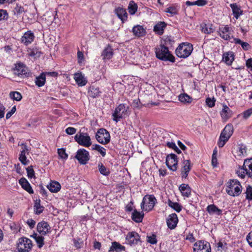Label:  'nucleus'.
Instances as JSON below:
<instances>
[{
  "instance_id": "nucleus-1",
  "label": "nucleus",
  "mask_w": 252,
  "mask_h": 252,
  "mask_svg": "<svg viewBox=\"0 0 252 252\" xmlns=\"http://www.w3.org/2000/svg\"><path fill=\"white\" fill-rule=\"evenodd\" d=\"M155 52L156 57L163 61H170L174 63L175 59L174 56L169 51L168 47L160 44L155 48Z\"/></svg>"
},
{
  "instance_id": "nucleus-2",
  "label": "nucleus",
  "mask_w": 252,
  "mask_h": 252,
  "mask_svg": "<svg viewBox=\"0 0 252 252\" xmlns=\"http://www.w3.org/2000/svg\"><path fill=\"white\" fill-rule=\"evenodd\" d=\"M225 190L230 196H238L242 192V187L238 180L230 179L226 183Z\"/></svg>"
},
{
  "instance_id": "nucleus-3",
  "label": "nucleus",
  "mask_w": 252,
  "mask_h": 252,
  "mask_svg": "<svg viewBox=\"0 0 252 252\" xmlns=\"http://www.w3.org/2000/svg\"><path fill=\"white\" fill-rule=\"evenodd\" d=\"M193 46L191 43L183 42L181 43L176 50V55L180 58H186L192 53Z\"/></svg>"
},
{
  "instance_id": "nucleus-4",
  "label": "nucleus",
  "mask_w": 252,
  "mask_h": 252,
  "mask_svg": "<svg viewBox=\"0 0 252 252\" xmlns=\"http://www.w3.org/2000/svg\"><path fill=\"white\" fill-rule=\"evenodd\" d=\"M128 107L124 104H120L117 107L112 114L113 120L116 122L120 121L121 119L125 118L129 115Z\"/></svg>"
},
{
  "instance_id": "nucleus-5",
  "label": "nucleus",
  "mask_w": 252,
  "mask_h": 252,
  "mask_svg": "<svg viewBox=\"0 0 252 252\" xmlns=\"http://www.w3.org/2000/svg\"><path fill=\"white\" fill-rule=\"evenodd\" d=\"M32 241L26 237H21L18 239L17 244V251L15 252H29L32 248Z\"/></svg>"
},
{
  "instance_id": "nucleus-6",
  "label": "nucleus",
  "mask_w": 252,
  "mask_h": 252,
  "mask_svg": "<svg viewBox=\"0 0 252 252\" xmlns=\"http://www.w3.org/2000/svg\"><path fill=\"white\" fill-rule=\"evenodd\" d=\"M157 199L154 195H146L143 198L141 208L144 211L149 212L154 208Z\"/></svg>"
},
{
  "instance_id": "nucleus-7",
  "label": "nucleus",
  "mask_w": 252,
  "mask_h": 252,
  "mask_svg": "<svg viewBox=\"0 0 252 252\" xmlns=\"http://www.w3.org/2000/svg\"><path fill=\"white\" fill-rule=\"evenodd\" d=\"M74 139L81 146L89 147L92 145L91 137L87 133L79 132L75 136Z\"/></svg>"
},
{
  "instance_id": "nucleus-8",
  "label": "nucleus",
  "mask_w": 252,
  "mask_h": 252,
  "mask_svg": "<svg viewBox=\"0 0 252 252\" xmlns=\"http://www.w3.org/2000/svg\"><path fill=\"white\" fill-rule=\"evenodd\" d=\"M97 141L102 144H107L110 140V135L109 132L104 128H100L95 134Z\"/></svg>"
},
{
  "instance_id": "nucleus-9",
  "label": "nucleus",
  "mask_w": 252,
  "mask_h": 252,
  "mask_svg": "<svg viewBox=\"0 0 252 252\" xmlns=\"http://www.w3.org/2000/svg\"><path fill=\"white\" fill-rule=\"evenodd\" d=\"M211 250L210 243L205 241H197L193 245V252H211Z\"/></svg>"
},
{
  "instance_id": "nucleus-10",
  "label": "nucleus",
  "mask_w": 252,
  "mask_h": 252,
  "mask_svg": "<svg viewBox=\"0 0 252 252\" xmlns=\"http://www.w3.org/2000/svg\"><path fill=\"white\" fill-rule=\"evenodd\" d=\"M75 158L81 164H85L90 159L89 153L85 149H79L76 152Z\"/></svg>"
},
{
  "instance_id": "nucleus-11",
  "label": "nucleus",
  "mask_w": 252,
  "mask_h": 252,
  "mask_svg": "<svg viewBox=\"0 0 252 252\" xmlns=\"http://www.w3.org/2000/svg\"><path fill=\"white\" fill-rule=\"evenodd\" d=\"M166 164L168 168L173 171H175L178 167V158L177 156L174 154L168 155L166 158Z\"/></svg>"
},
{
  "instance_id": "nucleus-12",
  "label": "nucleus",
  "mask_w": 252,
  "mask_h": 252,
  "mask_svg": "<svg viewBox=\"0 0 252 252\" xmlns=\"http://www.w3.org/2000/svg\"><path fill=\"white\" fill-rule=\"evenodd\" d=\"M127 243L131 246H135L141 242L140 236L135 231H131L127 233L126 237Z\"/></svg>"
},
{
  "instance_id": "nucleus-13",
  "label": "nucleus",
  "mask_w": 252,
  "mask_h": 252,
  "mask_svg": "<svg viewBox=\"0 0 252 252\" xmlns=\"http://www.w3.org/2000/svg\"><path fill=\"white\" fill-rule=\"evenodd\" d=\"M233 132V127L232 125H227L223 131H221V147H222L226 142L228 140Z\"/></svg>"
},
{
  "instance_id": "nucleus-14",
  "label": "nucleus",
  "mask_w": 252,
  "mask_h": 252,
  "mask_svg": "<svg viewBox=\"0 0 252 252\" xmlns=\"http://www.w3.org/2000/svg\"><path fill=\"white\" fill-rule=\"evenodd\" d=\"M14 72L15 74L21 77H27L30 74L27 67L21 63L15 64Z\"/></svg>"
},
{
  "instance_id": "nucleus-15",
  "label": "nucleus",
  "mask_w": 252,
  "mask_h": 252,
  "mask_svg": "<svg viewBox=\"0 0 252 252\" xmlns=\"http://www.w3.org/2000/svg\"><path fill=\"white\" fill-rule=\"evenodd\" d=\"M221 38L226 40L233 41L235 38L233 37V30L232 28L228 25H226L221 30Z\"/></svg>"
},
{
  "instance_id": "nucleus-16",
  "label": "nucleus",
  "mask_w": 252,
  "mask_h": 252,
  "mask_svg": "<svg viewBox=\"0 0 252 252\" xmlns=\"http://www.w3.org/2000/svg\"><path fill=\"white\" fill-rule=\"evenodd\" d=\"M51 227L45 221H42L37 223V230L41 235H46L50 232Z\"/></svg>"
},
{
  "instance_id": "nucleus-17",
  "label": "nucleus",
  "mask_w": 252,
  "mask_h": 252,
  "mask_svg": "<svg viewBox=\"0 0 252 252\" xmlns=\"http://www.w3.org/2000/svg\"><path fill=\"white\" fill-rule=\"evenodd\" d=\"M34 37L33 33L31 31H28L25 32L24 35L22 36L21 41L24 45L27 46L32 43Z\"/></svg>"
},
{
  "instance_id": "nucleus-18",
  "label": "nucleus",
  "mask_w": 252,
  "mask_h": 252,
  "mask_svg": "<svg viewBox=\"0 0 252 252\" xmlns=\"http://www.w3.org/2000/svg\"><path fill=\"white\" fill-rule=\"evenodd\" d=\"M114 54L113 49L109 45H108L102 51L101 56L102 60L106 62L111 59Z\"/></svg>"
},
{
  "instance_id": "nucleus-19",
  "label": "nucleus",
  "mask_w": 252,
  "mask_h": 252,
  "mask_svg": "<svg viewBox=\"0 0 252 252\" xmlns=\"http://www.w3.org/2000/svg\"><path fill=\"white\" fill-rule=\"evenodd\" d=\"M183 166L181 169V177L186 179L191 170V164L189 160H184L183 162Z\"/></svg>"
},
{
  "instance_id": "nucleus-20",
  "label": "nucleus",
  "mask_w": 252,
  "mask_h": 252,
  "mask_svg": "<svg viewBox=\"0 0 252 252\" xmlns=\"http://www.w3.org/2000/svg\"><path fill=\"white\" fill-rule=\"evenodd\" d=\"M22 150L21 151L19 157V160L23 165H27L29 163V160H27L26 156V153L29 154V150L26 145L22 144Z\"/></svg>"
},
{
  "instance_id": "nucleus-21",
  "label": "nucleus",
  "mask_w": 252,
  "mask_h": 252,
  "mask_svg": "<svg viewBox=\"0 0 252 252\" xmlns=\"http://www.w3.org/2000/svg\"><path fill=\"white\" fill-rule=\"evenodd\" d=\"M178 222V219L177 215L175 213L169 215L166 220L167 225L168 228L171 229H173L176 227Z\"/></svg>"
},
{
  "instance_id": "nucleus-22",
  "label": "nucleus",
  "mask_w": 252,
  "mask_h": 252,
  "mask_svg": "<svg viewBox=\"0 0 252 252\" xmlns=\"http://www.w3.org/2000/svg\"><path fill=\"white\" fill-rule=\"evenodd\" d=\"M133 35L137 37H141L145 36L146 34V30L142 26L137 25L134 26L131 30Z\"/></svg>"
},
{
  "instance_id": "nucleus-23",
  "label": "nucleus",
  "mask_w": 252,
  "mask_h": 252,
  "mask_svg": "<svg viewBox=\"0 0 252 252\" xmlns=\"http://www.w3.org/2000/svg\"><path fill=\"white\" fill-rule=\"evenodd\" d=\"M235 59L234 54L233 52L229 51L225 52L223 54L221 61L224 62L227 65H230L232 64Z\"/></svg>"
},
{
  "instance_id": "nucleus-24",
  "label": "nucleus",
  "mask_w": 252,
  "mask_h": 252,
  "mask_svg": "<svg viewBox=\"0 0 252 252\" xmlns=\"http://www.w3.org/2000/svg\"><path fill=\"white\" fill-rule=\"evenodd\" d=\"M115 14L120 18L122 23H124L127 20V13L125 9L119 7L115 10Z\"/></svg>"
},
{
  "instance_id": "nucleus-25",
  "label": "nucleus",
  "mask_w": 252,
  "mask_h": 252,
  "mask_svg": "<svg viewBox=\"0 0 252 252\" xmlns=\"http://www.w3.org/2000/svg\"><path fill=\"white\" fill-rule=\"evenodd\" d=\"M19 183L22 188L29 192L30 194L33 193V190L32 189L30 184L25 178H22L19 180Z\"/></svg>"
},
{
  "instance_id": "nucleus-26",
  "label": "nucleus",
  "mask_w": 252,
  "mask_h": 252,
  "mask_svg": "<svg viewBox=\"0 0 252 252\" xmlns=\"http://www.w3.org/2000/svg\"><path fill=\"white\" fill-rule=\"evenodd\" d=\"M74 79L79 86H84L87 83V80L84 75L81 73H76L74 74Z\"/></svg>"
},
{
  "instance_id": "nucleus-27",
  "label": "nucleus",
  "mask_w": 252,
  "mask_h": 252,
  "mask_svg": "<svg viewBox=\"0 0 252 252\" xmlns=\"http://www.w3.org/2000/svg\"><path fill=\"white\" fill-rule=\"evenodd\" d=\"M166 25L164 22H159L154 27V31L158 35H162Z\"/></svg>"
},
{
  "instance_id": "nucleus-28",
  "label": "nucleus",
  "mask_w": 252,
  "mask_h": 252,
  "mask_svg": "<svg viewBox=\"0 0 252 252\" xmlns=\"http://www.w3.org/2000/svg\"><path fill=\"white\" fill-rule=\"evenodd\" d=\"M179 190L184 196L189 197L191 193V188L188 184H182L179 187Z\"/></svg>"
},
{
  "instance_id": "nucleus-29",
  "label": "nucleus",
  "mask_w": 252,
  "mask_h": 252,
  "mask_svg": "<svg viewBox=\"0 0 252 252\" xmlns=\"http://www.w3.org/2000/svg\"><path fill=\"white\" fill-rule=\"evenodd\" d=\"M232 114V111L226 105H223L221 110V118L226 121L231 117Z\"/></svg>"
},
{
  "instance_id": "nucleus-30",
  "label": "nucleus",
  "mask_w": 252,
  "mask_h": 252,
  "mask_svg": "<svg viewBox=\"0 0 252 252\" xmlns=\"http://www.w3.org/2000/svg\"><path fill=\"white\" fill-rule=\"evenodd\" d=\"M233 12L234 16L238 19L243 14V11L241 9L240 7L236 3H231L230 5Z\"/></svg>"
},
{
  "instance_id": "nucleus-31",
  "label": "nucleus",
  "mask_w": 252,
  "mask_h": 252,
  "mask_svg": "<svg viewBox=\"0 0 252 252\" xmlns=\"http://www.w3.org/2000/svg\"><path fill=\"white\" fill-rule=\"evenodd\" d=\"M144 213L138 212L136 210H134L132 213L131 219L136 222H141L142 221Z\"/></svg>"
},
{
  "instance_id": "nucleus-32",
  "label": "nucleus",
  "mask_w": 252,
  "mask_h": 252,
  "mask_svg": "<svg viewBox=\"0 0 252 252\" xmlns=\"http://www.w3.org/2000/svg\"><path fill=\"white\" fill-rule=\"evenodd\" d=\"M244 167L247 168V175L249 177L252 178V158L245 160Z\"/></svg>"
},
{
  "instance_id": "nucleus-33",
  "label": "nucleus",
  "mask_w": 252,
  "mask_h": 252,
  "mask_svg": "<svg viewBox=\"0 0 252 252\" xmlns=\"http://www.w3.org/2000/svg\"><path fill=\"white\" fill-rule=\"evenodd\" d=\"M47 187L52 192H57L60 190L61 186L58 182L53 181Z\"/></svg>"
},
{
  "instance_id": "nucleus-34",
  "label": "nucleus",
  "mask_w": 252,
  "mask_h": 252,
  "mask_svg": "<svg viewBox=\"0 0 252 252\" xmlns=\"http://www.w3.org/2000/svg\"><path fill=\"white\" fill-rule=\"evenodd\" d=\"M46 82V77L45 73H42L40 75L36 77L35 83L36 85L39 87H42L44 85Z\"/></svg>"
},
{
  "instance_id": "nucleus-35",
  "label": "nucleus",
  "mask_w": 252,
  "mask_h": 252,
  "mask_svg": "<svg viewBox=\"0 0 252 252\" xmlns=\"http://www.w3.org/2000/svg\"><path fill=\"white\" fill-rule=\"evenodd\" d=\"M202 32L206 34L213 32L215 30L213 25L210 24H203L201 26Z\"/></svg>"
},
{
  "instance_id": "nucleus-36",
  "label": "nucleus",
  "mask_w": 252,
  "mask_h": 252,
  "mask_svg": "<svg viewBox=\"0 0 252 252\" xmlns=\"http://www.w3.org/2000/svg\"><path fill=\"white\" fill-rule=\"evenodd\" d=\"M33 209L35 214L37 215H39L43 212L44 207L40 205V200H36L34 204Z\"/></svg>"
},
{
  "instance_id": "nucleus-37",
  "label": "nucleus",
  "mask_w": 252,
  "mask_h": 252,
  "mask_svg": "<svg viewBox=\"0 0 252 252\" xmlns=\"http://www.w3.org/2000/svg\"><path fill=\"white\" fill-rule=\"evenodd\" d=\"M125 250V247L121 245L117 242L112 243V246L110 248V251H115L117 252H120Z\"/></svg>"
},
{
  "instance_id": "nucleus-38",
  "label": "nucleus",
  "mask_w": 252,
  "mask_h": 252,
  "mask_svg": "<svg viewBox=\"0 0 252 252\" xmlns=\"http://www.w3.org/2000/svg\"><path fill=\"white\" fill-rule=\"evenodd\" d=\"M179 100L184 103H190L192 101V98L187 94L184 93L179 95Z\"/></svg>"
},
{
  "instance_id": "nucleus-39",
  "label": "nucleus",
  "mask_w": 252,
  "mask_h": 252,
  "mask_svg": "<svg viewBox=\"0 0 252 252\" xmlns=\"http://www.w3.org/2000/svg\"><path fill=\"white\" fill-rule=\"evenodd\" d=\"M28 55L32 57H39L41 52L37 48H29L28 50Z\"/></svg>"
},
{
  "instance_id": "nucleus-40",
  "label": "nucleus",
  "mask_w": 252,
  "mask_h": 252,
  "mask_svg": "<svg viewBox=\"0 0 252 252\" xmlns=\"http://www.w3.org/2000/svg\"><path fill=\"white\" fill-rule=\"evenodd\" d=\"M174 42L173 38L171 36H164L162 38L161 44L164 45L165 46L167 47L168 46L172 45Z\"/></svg>"
},
{
  "instance_id": "nucleus-41",
  "label": "nucleus",
  "mask_w": 252,
  "mask_h": 252,
  "mask_svg": "<svg viewBox=\"0 0 252 252\" xmlns=\"http://www.w3.org/2000/svg\"><path fill=\"white\" fill-rule=\"evenodd\" d=\"M98 168L99 172L103 175L107 176L110 174V171L101 162H99L98 164Z\"/></svg>"
},
{
  "instance_id": "nucleus-42",
  "label": "nucleus",
  "mask_w": 252,
  "mask_h": 252,
  "mask_svg": "<svg viewBox=\"0 0 252 252\" xmlns=\"http://www.w3.org/2000/svg\"><path fill=\"white\" fill-rule=\"evenodd\" d=\"M231 42H234L236 44H240L243 49L245 50H248L250 48V46L248 43L243 42L239 38H236L235 39H233V41H231Z\"/></svg>"
},
{
  "instance_id": "nucleus-43",
  "label": "nucleus",
  "mask_w": 252,
  "mask_h": 252,
  "mask_svg": "<svg viewBox=\"0 0 252 252\" xmlns=\"http://www.w3.org/2000/svg\"><path fill=\"white\" fill-rule=\"evenodd\" d=\"M137 5L134 2V1H130L128 6V10L130 14H134L137 11Z\"/></svg>"
},
{
  "instance_id": "nucleus-44",
  "label": "nucleus",
  "mask_w": 252,
  "mask_h": 252,
  "mask_svg": "<svg viewBox=\"0 0 252 252\" xmlns=\"http://www.w3.org/2000/svg\"><path fill=\"white\" fill-rule=\"evenodd\" d=\"M168 205L177 212H180L182 210V206L177 202H174L168 200Z\"/></svg>"
},
{
  "instance_id": "nucleus-45",
  "label": "nucleus",
  "mask_w": 252,
  "mask_h": 252,
  "mask_svg": "<svg viewBox=\"0 0 252 252\" xmlns=\"http://www.w3.org/2000/svg\"><path fill=\"white\" fill-rule=\"evenodd\" d=\"M100 93L98 87H95L94 86L91 87L90 95L92 97L95 98L98 96Z\"/></svg>"
},
{
  "instance_id": "nucleus-46",
  "label": "nucleus",
  "mask_w": 252,
  "mask_h": 252,
  "mask_svg": "<svg viewBox=\"0 0 252 252\" xmlns=\"http://www.w3.org/2000/svg\"><path fill=\"white\" fill-rule=\"evenodd\" d=\"M9 96L11 99L17 101L21 100L22 98L21 93L16 91L10 92Z\"/></svg>"
},
{
  "instance_id": "nucleus-47",
  "label": "nucleus",
  "mask_w": 252,
  "mask_h": 252,
  "mask_svg": "<svg viewBox=\"0 0 252 252\" xmlns=\"http://www.w3.org/2000/svg\"><path fill=\"white\" fill-rule=\"evenodd\" d=\"M24 11L23 7L17 4L12 10L13 14L17 17Z\"/></svg>"
},
{
  "instance_id": "nucleus-48",
  "label": "nucleus",
  "mask_w": 252,
  "mask_h": 252,
  "mask_svg": "<svg viewBox=\"0 0 252 252\" xmlns=\"http://www.w3.org/2000/svg\"><path fill=\"white\" fill-rule=\"evenodd\" d=\"M217 148L216 147L213 150V153L212 155L211 161L212 165L214 167H216L218 165V160L217 158Z\"/></svg>"
},
{
  "instance_id": "nucleus-49",
  "label": "nucleus",
  "mask_w": 252,
  "mask_h": 252,
  "mask_svg": "<svg viewBox=\"0 0 252 252\" xmlns=\"http://www.w3.org/2000/svg\"><path fill=\"white\" fill-rule=\"evenodd\" d=\"M238 152L239 156H245L247 153L246 146L243 144H239L238 147Z\"/></svg>"
},
{
  "instance_id": "nucleus-50",
  "label": "nucleus",
  "mask_w": 252,
  "mask_h": 252,
  "mask_svg": "<svg viewBox=\"0 0 252 252\" xmlns=\"http://www.w3.org/2000/svg\"><path fill=\"white\" fill-rule=\"evenodd\" d=\"M207 211L210 214L216 213L218 215L220 214V210L216 207L214 205H210L207 207Z\"/></svg>"
},
{
  "instance_id": "nucleus-51",
  "label": "nucleus",
  "mask_w": 252,
  "mask_h": 252,
  "mask_svg": "<svg viewBox=\"0 0 252 252\" xmlns=\"http://www.w3.org/2000/svg\"><path fill=\"white\" fill-rule=\"evenodd\" d=\"M247 168H245L244 164L242 167L239 168V170L237 171V174L238 176L241 178L243 179L245 178L246 175H247Z\"/></svg>"
},
{
  "instance_id": "nucleus-52",
  "label": "nucleus",
  "mask_w": 252,
  "mask_h": 252,
  "mask_svg": "<svg viewBox=\"0 0 252 252\" xmlns=\"http://www.w3.org/2000/svg\"><path fill=\"white\" fill-rule=\"evenodd\" d=\"M166 145L168 147L173 149L177 154H180L181 151L178 148L174 142H168Z\"/></svg>"
},
{
  "instance_id": "nucleus-53",
  "label": "nucleus",
  "mask_w": 252,
  "mask_h": 252,
  "mask_svg": "<svg viewBox=\"0 0 252 252\" xmlns=\"http://www.w3.org/2000/svg\"><path fill=\"white\" fill-rule=\"evenodd\" d=\"M42 236L43 235H41L40 237H37V238H35V241L39 248H42L44 245V238Z\"/></svg>"
},
{
  "instance_id": "nucleus-54",
  "label": "nucleus",
  "mask_w": 252,
  "mask_h": 252,
  "mask_svg": "<svg viewBox=\"0 0 252 252\" xmlns=\"http://www.w3.org/2000/svg\"><path fill=\"white\" fill-rule=\"evenodd\" d=\"M8 18V14L6 10L0 9V21L7 20Z\"/></svg>"
},
{
  "instance_id": "nucleus-55",
  "label": "nucleus",
  "mask_w": 252,
  "mask_h": 252,
  "mask_svg": "<svg viewBox=\"0 0 252 252\" xmlns=\"http://www.w3.org/2000/svg\"><path fill=\"white\" fill-rule=\"evenodd\" d=\"M178 9L175 6H170L166 8V12L171 15H176L178 13Z\"/></svg>"
},
{
  "instance_id": "nucleus-56",
  "label": "nucleus",
  "mask_w": 252,
  "mask_h": 252,
  "mask_svg": "<svg viewBox=\"0 0 252 252\" xmlns=\"http://www.w3.org/2000/svg\"><path fill=\"white\" fill-rule=\"evenodd\" d=\"M58 153L60 158L62 159H66L68 155L66 154L65 151L63 149H59Z\"/></svg>"
},
{
  "instance_id": "nucleus-57",
  "label": "nucleus",
  "mask_w": 252,
  "mask_h": 252,
  "mask_svg": "<svg viewBox=\"0 0 252 252\" xmlns=\"http://www.w3.org/2000/svg\"><path fill=\"white\" fill-rule=\"evenodd\" d=\"M246 198L249 200H252V187L249 186L246 189Z\"/></svg>"
},
{
  "instance_id": "nucleus-58",
  "label": "nucleus",
  "mask_w": 252,
  "mask_h": 252,
  "mask_svg": "<svg viewBox=\"0 0 252 252\" xmlns=\"http://www.w3.org/2000/svg\"><path fill=\"white\" fill-rule=\"evenodd\" d=\"M241 115L244 119H247L252 115V108L245 111Z\"/></svg>"
},
{
  "instance_id": "nucleus-59",
  "label": "nucleus",
  "mask_w": 252,
  "mask_h": 252,
  "mask_svg": "<svg viewBox=\"0 0 252 252\" xmlns=\"http://www.w3.org/2000/svg\"><path fill=\"white\" fill-rule=\"evenodd\" d=\"M147 242L151 244H156L157 243V240L155 235L153 234L152 236H147Z\"/></svg>"
},
{
  "instance_id": "nucleus-60",
  "label": "nucleus",
  "mask_w": 252,
  "mask_h": 252,
  "mask_svg": "<svg viewBox=\"0 0 252 252\" xmlns=\"http://www.w3.org/2000/svg\"><path fill=\"white\" fill-rule=\"evenodd\" d=\"M27 175L29 178H32L34 177V171L32 166H29L27 169Z\"/></svg>"
},
{
  "instance_id": "nucleus-61",
  "label": "nucleus",
  "mask_w": 252,
  "mask_h": 252,
  "mask_svg": "<svg viewBox=\"0 0 252 252\" xmlns=\"http://www.w3.org/2000/svg\"><path fill=\"white\" fill-rule=\"evenodd\" d=\"M215 99L214 98L207 97L206 99V103L209 107H212L215 105Z\"/></svg>"
},
{
  "instance_id": "nucleus-62",
  "label": "nucleus",
  "mask_w": 252,
  "mask_h": 252,
  "mask_svg": "<svg viewBox=\"0 0 252 252\" xmlns=\"http://www.w3.org/2000/svg\"><path fill=\"white\" fill-rule=\"evenodd\" d=\"M76 132V129L72 127H68L65 129V132L68 135H72Z\"/></svg>"
},
{
  "instance_id": "nucleus-63",
  "label": "nucleus",
  "mask_w": 252,
  "mask_h": 252,
  "mask_svg": "<svg viewBox=\"0 0 252 252\" xmlns=\"http://www.w3.org/2000/svg\"><path fill=\"white\" fill-rule=\"evenodd\" d=\"M96 151H98L103 157H104L105 156L106 149L103 147L99 145Z\"/></svg>"
},
{
  "instance_id": "nucleus-64",
  "label": "nucleus",
  "mask_w": 252,
  "mask_h": 252,
  "mask_svg": "<svg viewBox=\"0 0 252 252\" xmlns=\"http://www.w3.org/2000/svg\"><path fill=\"white\" fill-rule=\"evenodd\" d=\"M247 240L249 244L252 247V231L250 232L247 235Z\"/></svg>"
}]
</instances>
